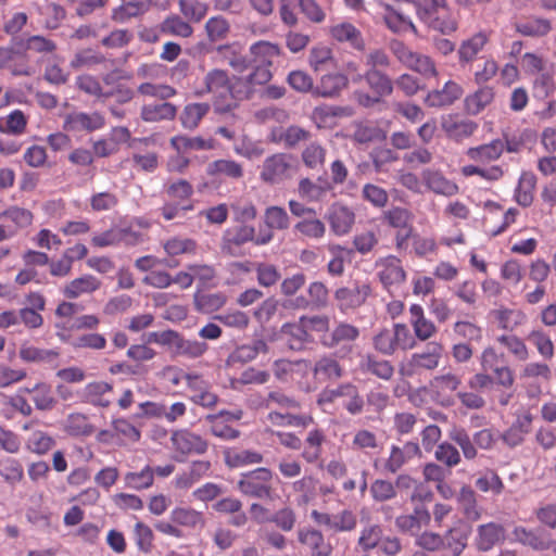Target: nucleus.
<instances>
[{"mask_svg":"<svg viewBox=\"0 0 556 556\" xmlns=\"http://www.w3.org/2000/svg\"><path fill=\"white\" fill-rule=\"evenodd\" d=\"M274 239V232L269 229L256 230L253 226L241 224L227 228L222 236L219 249L224 255L230 257H241L244 255L243 245L253 243L254 245H266Z\"/></svg>","mask_w":556,"mask_h":556,"instance_id":"1","label":"nucleus"},{"mask_svg":"<svg viewBox=\"0 0 556 556\" xmlns=\"http://www.w3.org/2000/svg\"><path fill=\"white\" fill-rule=\"evenodd\" d=\"M203 84L204 89L198 91L197 94L211 93L212 104L216 113H228L238 106L233 86L226 71L219 68L211 70L204 76Z\"/></svg>","mask_w":556,"mask_h":556,"instance_id":"2","label":"nucleus"},{"mask_svg":"<svg viewBox=\"0 0 556 556\" xmlns=\"http://www.w3.org/2000/svg\"><path fill=\"white\" fill-rule=\"evenodd\" d=\"M359 334L361 331L356 326L346 321H338L334 323L330 331L323 333L320 344L332 350L336 357L351 359Z\"/></svg>","mask_w":556,"mask_h":556,"instance_id":"3","label":"nucleus"},{"mask_svg":"<svg viewBox=\"0 0 556 556\" xmlns=\"http://www.w3.org/2000/svg\"><path fill=\"white\" fill-rule=\"evenodd\" d=\"M416 11L418 18L429 28L442 34L453 33L457 28L446 0H419L416 2Z\"/></svg>","mask_w":556,"mask_h":556,"instance_id":"4","label":"nucleus"},{"mask_svg":"<svg viewBox=\"0 0 556 556\" xmlns=\"http://www.w3.org/2000/svg\"><path fill=\"white\" fill-rule=\"evenodd\" d=\"M376 351L390 356L397 350H410L416 342L405 324H394L392 328H383L372 338Z\"/></svg>","mask_w":556,"mask_h":556,"instance_id":"5","label":"nucleus"},{"mask_svg":"<svg viewBox=\"0 0 556 556\" xmlns=\"http://www.w3.org/2000/svg\"><path fill=\"white\" fill-rule=\"evenodd\" d=\"M271 481V470L260 467L242 473L237 482V488L245 496L258 500H273L274 488Z\"/></svg>","mask_w":556,"mask_h":556,"instance_id":"6","label":"nucleus"},{"mask_svg":"<svg viewBox=\"0 0 556 556\" xmlns=\"http://www.w3.org/2000/svg\"><path fill=\"white\" fill-rule=\"evenodd\" d=\"M296 169V160L292 154L275 153L264 160L260 177L264 182L276 185L290 179Z\"/></svg>","mask_w":556,"mask_h":556,"instance_id":"7","label":"nucleus"},{"mask_svg":"<svg viewBox=\"0 0 556 556\" xmlns=\"http://www.w3.org/2000/svg\"><path fill=\"white\" fill-rule=\"evenodd\" d=\"M420 446L416 442H406L403 446L391 445L390 453L387 458H377L372 466L382 473H397L410 459L420 456Z\"/></svg>","mask_w":556,"mask_h":556,"instance_id":"8","label":"nucleus"},{"mask_svg":"<svg viewBox=\"0 0 556 556\" xmlns=\"http://www.w3.org/2000/svg\"><path fill=\"white\" fill-rule=\"evenodd\" d=\"M442 353L443 346L441 344L437 342L428 343L425 351L414 353L407 364L401 366L400 374L410 377L419 370H433L439 366Z\"/></svg>","mask_w":556,"mask_h":556,"instance_id":"9","label":"nucleus"},{"mask_svg":"<svg viewBox=\"0 0 556 556\" xmlns=\"http://www.w3.org/2000/svg\"><path fill=\"white\" fill-rule=\"evenodd\" d=\"M0 68H8L13 76H31L34 68L28 54L22 49L18 39L9 47H0Z\"/></svg>","mask_w":556,"mask_h":556,"instance_id":"10","label":"nucleus"},{"mask_svg":"<svg viewBox=\"0 0 556 556\" xmlns=\"http://www.w3.org/2000/svg\"><path fill=\"white\" fill-rule=\"evenodd\" d=\"M376 267L379 268L378 277L383 287L393 293L406 280V271L402 262L394 255L381 257L376 261Z\"/></svg>","mask_w":556,"mask_h":556,"instance_id":"11","label":"nucleus"},{"mask_svg":"<svg viewBox=\"0 0 556 556\" xmlns=\"http://www.w3.org/2000/svg\"><path fill=\"white\" fill-rule=\"evenodd\" d=\"M170 441L174 450L182 456L192 454L202 455L206 453L208 448L206 440L187 429L173 431Z\"/></svg>","mask_w":556,"mask_h":556,"instance_id":"12","label":"nucleus"},{"mask_svg":"<svg viewBox=\"0 0 556 556\" xmlns=\"http://www.w3.org/2000/svg\"><path fill=\"white\" fill-rule=\"evenodd\" d=\"M296 538L301 545L306 547L309 556H331L333 546L327 542L323 532L313 527H302L296 531Z\"/></svg>","mask_w":556,"mask_h":556,"instance_id":"13","label":"nucleus"},{"mask_svg":"<svg viewBox=\"0 0 556 556\" xmlns=\"http://www.w3.org/2000/svg\"><path fill=\"white\" fill-rule=\"evenodd\" d=\"M371 292L368 283L355 282L353 287H342L334 292V299L341 312H346L363 305Z\"/></svg>","mask_w":556,"mask_h":556,"instance_id":"14","label":"nucleus"},{"mask_svg":"<svg viewBox=\"0 0 556 556\" xmlns=\"http://www.w3.org/2000/svg\"><path fill=\"white\" fill-rule=\"evenodd\" d=\"M514 540L535 552H544L549 549L552 543V533L544 528L527 529L525 527H516L513 531Z\"/></svg>","mask_w":556,"mask_h":556,"instance_id":"15","label":"nucleus"},{"mask_svg":"<svg viewBox=\"0 0 556 556\" xmlns=\"http://www.w3.org/2000/svg\"><path fill=\"white\" fill-rule=\"evenodd\" d=\"M338 359L340 358L336 357L334 353L324 354L318 357L312 367L315 380L326 382L341 379L344 376L345 370Z\"/></svg>","mask_w":556,"mask_h":556,"instance_id":"16","label":"nucleus"},{"mask_svg":"<svg viewBox=\"0 0 556 556\" xmlns=\"http://www.w3.org/2000/svg\"><path fill=\"white\" fill-rule=\"evenodd\" d=\"M441 128L450 139L462 141L470 137L478 125L473 121L462 119L457 115L447 114L441 117Z\"/></svg>","mask_w":556,"mask_h":556,"instance_id":"17","label":"nucleus"},{"mask_svg":"<svg viewBox=\"0 0 556 556\" xmlns=\"http://www.w3.org/2000/svg\"><path fill=\"white\" fill-rule=\"evenodd\" d=\"M463 93L464 90L457 83L448 80L442 89L428 92L424 102L429 108H444L453 104Z\"/></svg>","mask_w":556,"mask_h":556,"instance_id":"18","label":"nucleus"},{"mask_svg":"<svg viewBox=\"0 0 556 556\" xmlns=\"http://www.w3.org/2000/svg\"><path fill=\"white\" fill-rule=\"evenodd\" d=\"M472 528L465 521H457L443 538V547L451 551L453 556H459L467 546Z\"/></svg>","mask_w":556,"mask_h":556,"instance_id":"19","label":"nucleus"},{"mask_svg":"<svg viewBox=\"0 0 556 556\" xmlns=\"http://www.w3.org/2000/svg\"><path fill=\"white\" fill-rule=\"evenodd\" d=\"M104 126V118L100 113L87 114L75 112L68 114L64 122V128L67 131H93Z\"/></svg>","mask_w":556,"mask_h":556,"instance_id":"20","label":"nucleus"},{"mask_svg":"<svg viewBox=\"0 0 556 556\" xmlns=\"http://www.w3.org/2000/svg\"><path fill=\"white\" fill-rule=\"evenodd\" d=\"M176 115L177 106L166 100L143 104L140 111V117L146 123L173 121Z\"/></svg>","mask_w":556,"mask_h":556,"instance_id":"21","label":"nucleus"},{"mask_svg":"<svg viewBox=\"0 0 556 556\" xmlns=\"http://www.w3.org/2000/svg\"><path fill=\"white\" fill-rule=\"evenodd\" d=\"M280 334L287 346L292 351H302L311 342V334L302 323H286L280 328Z\"/></svg>","mask_w":556,"mask_h":556,"instance_id":"22","label":"nucleus"},{"mask_svg":"<svg viewBox=\"0 0 556 556\" xmlns=\"http://www.w3.org/2000/svg\"><path fill=\"white\" fill-rule=\"evenodd\" d=\"M421 176L427 188L437 194L453 197L459 191L458 186L439 170L428 168L422 172Z\"/></svg>","mask_w":556,"mask_h":556,"instance_id":"23","label":"nucleus"},{"mask_svg":"<svg viewBox=\"0 0 556 556\" xmlns=\"http://www.w3.org/2000/svg\"><path fill=\"white\" fill-rule=\"evenodd\" d=\"M213 508L220 514L230 515L228 525L241 528L248 523V515L242 509V502L236 497H224L217 501Z\"/></svg>","mask_w":556,"mask_h":556,"instance_id":"24","label":"nucleus"},{"mask_svg":"<svg viewBox=\"0 0 556 556\" xmlns=\"http://www.w3.org/2000/svg\"><path fill=\"white\" fill-rule=\"evenodd\" d=\"M206 174L211 177L239 180L244 176V168L235 160L219 159L207 164Z\"/></svg>","mask_w":556,"mask_h":556,"instance_id":"25","label":"nucleus"},{"mask_svg":"<svg viewBox=\"0 0 556 556\" xmlns=\"http://www.w3.org/2000/svg\"><path fill=\"white\" fill-rule=\"evenodd\" d=\"M430 520V513L425 506L420 505L416 506L412 514L396 517L395 526L402 532L414 533L419 531L422 526H428Z\"/></svg>","mask_w":556,"mask_h":556,"instance_id":"26","label":"nucleus"},{"mask_svg":"<svg viewBox=\"0 0 556 556\" xmlns=\"http://www.w3.org/2000/svg\"><path fill=\"white\" fill-rule=\"evenodd\" d=\"M531 414L518 416L513 425L501 434V439L509 447L518 446L523 442L525 435L531 431Z\"/></svg>","mask_w":556,"mask_h":556,"instance_id":"27","label":"nucleus"},{"mask_svg":"<svg viewBox=\"0 0 556 556\" xmlns=\"http://www.w3.org/2000/svg\"><path fill=\"white\" fill-rule=\"evenodd\" d=\"M349 79L344 74H325L314 89V94L323 98H334L348 87Z\"/></svg>","mask_w":556,"mask_h":556,"instance_id":"28","label":"nucleus"},{"mask_svg":"<svg viewBox=\"0 0 556 556\" xmlns=\"http://www.w3.org/2000/svg\"><path fill=\"white\" fill-rule=\"evenodd\" d=\"M281 53V48L277 43L265 40L257 41L250 47L252 62L256 65L270 67Z\"/></svg>","mask_w":556,"mask_h":556,"instance_id":"29","label":"nucleus"},{"mask_svg":"<svg viewBox=\"0 0 556 556\" xmlns=\"http://www.w3.org/2000/svg\"><path fill=\"white\" fill-rule=\"evenodd\" d=\"M113 390L112 384L104 381H93L83 389L80 397L84 402L93 406L106 408L111 405V401L104 395Z\"/></svg>","mask_w":556,"mask_h":556,"instance_id":"30","label":"nucleus"},{"mask_svg":"<svg viewBox=\"0 0 556 556\" xmlns=\"http://www.w3.org/2000/svg\"><path fill=\"white\" fill-rule=\"evenodd\" d=\"M328 220L331 230L336 235L342 236L351 230L355 220V215L346 206L333 205L329 212Z\"/></svg>","mask_w":556,"mask_h":556,"instance_id":"31","label":"nucleus"},{"mask_svg":"<svg viewBox=\"0 0 556 556\" xmlns=\"http://www.w3.org/2000/svg\"><path fill=\"white\" fill-rule=\"evenodd\" d=\"M33 5L38 14L45 17V28L47 29H58L66 18V10L59 3L45 0L42 4L34 2Z\"/></svg>","mask_w":556,"mask_h":556,"instance_id":"32","label":"nucleus"},{"mask_svg":"<svg viewBox=\"0 0 556 556\" xmlns=\"http://www.w3.org/2000/svg\"><path fill=\"white\" fill-rule=\"evenodd\" d=\"M351 138L358 144H368L383 141L387 138V134L379 126L370 122H358L354 125Z\"/></svg>","mask_w":556,"mask_h":556,"instance_id":"33","label":"nucleus"},{"mask_svg":"<svg viewBox=\"0 0 556 556\" xmlns=\"http://www.w3.org/2000/svg\"><path fill=\"white\" fill-rule=\"evenodd\" d=\"M211 469L208 460H194L191 463L188 470L177 475L175 479V486L177 489H189L201 478L207 475Z\"/></svg>","mask_w":556,"mask_h":556,"instance_id":"34","label":"nucleus"},{"mask_svg":"<svg viewBox=\"0 0 556 556\" xmlns=\"http://www.w3.org/2000/svg\"><path fill=\"white\" fill-rule=\"evenodd\" d=\"M361 369L382 380H390L394 375V367L387 359H379L374 354H367L359 364Z\"/></svg>","mask_w":556,"mask_h":556,"instance_id":"35","label":"nucleus"},{"mask_svg":"<svg viewBox=\"0 0 556 556\" xmlns=\"http://www.w3.org/2000/svg\"><path fill=\"white\" fill-rule=\"evenodd\" d=\"M20 357L25 362L48 364L51 367L59 366V350L54 349H39L36 346H22L20 350Z\"/></svg>","mask_w":556,"mask_h":556,"instance_id":"36","label":"nucleus"},{"mask_svg":"<svg viewBox=\"0 0 556 556\" xmlns=\"http://www.w3.org/2000/svg\"><path fill=\"white\" fill-rule=\"evenodd\" d=\"M101 286V281L92 275H85L70 281L63 289L67 299H77L81 294L92 293Z\"/></svg>","mask_w":556,"mask_h":556,"instance_id":"37","label":"nucleus"},{"mask_svg":"<svg viewBox=\"0 0 556 556\" xmlns=\"http://www.w3.org/2000/svg\"><path fill=\"white\" fill-rule=\"evenodd\" d=\"M364 78L374 94L382 98L392 94L394 84L381 70H366Z\"/></svg>","mask_w":556,"mask_h":556,"instance_id":"38","label":"nucleus"},{"mask_svg":"<svg viewBox=\"0 0 556 556\" xmlns=\"http://www.w3.org/2000/svg\"><path fill=\"white\" fill-rule=\"evenodd\" d=\"M293 410L278 412L273 410L267 415V419L275 426L279 427H301L307 428L314 422L311 415H299L292 413Z\"/></svg>","mask_w":556,"mask_h":556,"instance_id":"39","label":"nucleus"},{"mask_svg":"<svg viewBox=\"0 0 556 556\" xmlns=\"http://www.w3.org/2000/svg\"><path fill=\"white\" fill-rule=\"evenodd\" d=\"M330 190H332V185L329 180H324L323 185H318L305 177L300 179L298 185L299 195L308 202L321 201Z\"/></svg>","mask_w":556,"mask_h":556,"instance_id":"40","label":"nucleus"},{"mask_svg":"<svg viewBox=\"0 0 556 556\" xmlns=\"http://www.w3.org/2000/svg\"><path fill=\"white\" fill-rule=\"evenodd\" d=\"M211 105L206 102L188 103L184 106L179 121L185 129L194 130L202 118L210 112Z\"/></svg>","mask_w":556,"mask_h":556,"instance_id":"41","label":"nucleus"},{"mask_svg":"<svg viewBox=\"0 0 556 556\" xmlns=\"http://www.w3.org/2000/svg\"><path fill=\"white\" fill-rule=\"evenodd\" d=\"M505 149V144L501 139H495L486 144L469 148L467 155L476 162H490L497 160Z\"/></svg>","mask_w":556,"mask_h":556,"instance_id":"42","label":"nucleus"},{"mask_svg":"<svg viewBox=\"0 0 556 556\" xmlns=\"http://www.w3.org/2000/svg\"><path fill=\"white\" fill-rule=\"evenodd\" d=\"M331 36L340 42H349L354 49L364 50L365 42L361 31L350 23H342L331 27Z\"/></svg>","mask_w":556,"mask_h":556,"instance_id":"43","label":"nucleus"},{"mask_svg":"<svg viewBox=\"0 0 556 556\" xmlns=\"http://www.w3.org/2000/svg\"><path fill=\"white\" fill-rule=\"evenodd\" d=\"M326 437L321 429L314 428L312 429L306 439H305V446L301 454V456L308 463L313 464L316 463L323 451V443L325 442Z\"/></svg>","mask_w":556,"mask_h":556,"instance_id":"44","label":"nucleus"},{"mask_svg":"<svg viewBox=\"0 0 556 556\" xmlns=\"http://www.w3.org/2000/svg\"><path fill=\"white\" fill-rule=\"evenodd\" d=\"M504 538V528L497 523L490 522L478 528L477 545L480 551L491 549Z\"/></svg>","mask_w":556,"mask_h":556,"instance_id":"45","label":"nucleus"},{"mask_svg":"<svg viewBox=\"0 0 556 556\" xmlns=\"http://www.w3.org/2000/svg\"><path fill=\"white\" fill-rule=\"evenodd\" d=\"M227 466L231 468L241 467L263 462V455L255 451L229 448L224 452Z\"/></svg>","mask_w":556,"mask_h":556,"instance_id":"46","label":"nucleus"},{"mask_svg":"<svg viewBox=\"0 0 556 556\" xmlns=\"http://www.w3.org/2000/svg\"><path fill=\"white\" fill-rule=\"evenodd\" d=\"M173 523L190 529L203 528L205 519L203 514L192 508L176 507L170 513Z\"/></svg>","mask_w":556,"mask_h":556,"instance_id":"47","label":"nucleus"},{"mask_svg":"<svg viewBox=\"0 0 556 556\" xmlns=\"http://www.w3.org/2000/svg\"><path fill=\"white\" fill-rule=\"evenodd\" d=\"M552 29L551 21L543 17H532L516 24V30L522 36L543 37Z\"/></svg>","mask_w":556,"mask_h":556,"instance_id":"48","label":"nucleus"},{"mask_svg":"<svg viewBox=\"0 0 556 556\" xmlns=\"http://www.w3.org/2000/svg\"><path fill=\"white\" fill-rule=\"evenodd\" d=\"M160 31L164 35L189 38L193 34V28L179 15L172 14L160 24Z\"/></svg>","mask_w":556,"mask_h":556,"instance_id":"49","label":"nucleus"},{"mask_svg":"<svg viewBox=\"0 0 556 556\" xmlns=\"http://www.w3.org/2000/svg\"><path fill=\"white\" fill-rule=\"evenodd\" d=\"M227 302V296L223 292L215 293H195L194 306L200 313L211 314L222 308Z\"/></svg>","mask_w":556,"mask_h":556,"instance_id":"50","label":"nucleus"},{"mask_svg":"<svg viewBox=\"0 0 556 556\" xmlns=\"http://www.w3.org/2000/svg\"><path fill=\"white\" fill-rule=\"evenodd\" d=\"M494 100V90L490 86L479 88L475 93L468 96L465 99V105L467 111L477 115L484 110L485 106L492 103Z\"/></svg>","mask_w":556,"mask_h":556,"instance_id":"51","label":"nucleus"},{"mask_svg":"<svg viewBox=\"0 0 556 556\" xmlns=\"http://www.w3.org/2000/svg\"><path fill=\"white\" fill-rule=\"evenodd\" d=\"M457 500L467 519L475 521L480 518L481 511L477 505V495L469 485L462 486Z\"/></svg>","mask_w":556,"mask_h":556,"instance_id":"52","label":"nucleus"},{"mask_svg":"<svg viewBox=\"0 0 556 556\" xmlns=\"http://www.w3.org/2000/svg\"><path fill=\"white\" fill-rule=\"evenodd\" d=\"M186 380L189 388L198 391V393L191 397L195 404L203 407H213L217 404L218 396L215 393L201 388L200 384L203 383V381L199 376L188 374L186 375Z\"/></svg>","mask_w":556,"mask_h":556,"instance_id":"53","label":"nucleus"},{"mask_svg":"<svg viewBox=\"0 0 556 556\" xmlns=\"http://www.w3.org/2000/svg\"><path fill=\"white\" fill-rule=\"evenodd\" d=\"M294 231L303 237L319 240L326 233V225L316 216L305 217L294 225Z\"/></svg>","mask_w":556,"mask_h":556,"instance_id":"54","label":"nucleus"},{"mask_svg":"<svg viewBox=\"0 0 556 556\" xmlns=\"http://www.w3.org/2000/svg\"><path fill=\"white\" fill-rule=\"evenodd\" d=\"M536 178L531 173H523L515 191V199L517 203L523 207L531 205L533 202V191L535 188Z\"/></svg>","mask_w":556,"mask_h":556,"instance_id":"55","label":"nucleus"},{"mask_svg":"<svg viewBox=\"0 0 556 556\" xmlns=\"http://www.w3.org/2000/svg\"><path fill=\"white\" fill-rule=\"evenodd\" d=\"M27 126V118L21 110H14L8 116L0 117V132L18 136Z\"/></svg>","mask_w":556,"mask_h":556,"instance_id":"56","label":"nucleus"},{"mask_svg":"<svg viewBox=\"0 0 556 556\" xmlns=\"http://www.w3.org/2000/svg\"><path fill=\"white\" fill-rule=\"evenodd\" d=\"M327 150L318 142H311L301 153L303 164L309 169L321 168L326 162Z\"/></svg>","mask_w":556,"mask_h":556,"instance_id":"57","label":"nucleus"},{"mask_svg":"<svg viewBox=\"0 0 556 556\" xmlns=\"http://www.w3.org/2000/svg\"><path fill=\"white\" fill-rule=\"evenodd\" d=\"M486 41L488 38L482 33H478L468 40H465L458 49L459 62H471L476 58V55L482 50Z\"/></svg>","mask_w":556,"mask_h":556,"instance_id":"58","label":"nucleus"},{"mask_svg":"<svg viewBox=\"0 0 556 556\" xmlns=\"http://www.w3.org/2000/svg\"><path fill=\"white\" fill-rule=\"evenodd\" d=\"M265 227H261L262 229H269L274 232V229L277 230H286L290 226V218L283 207L280 206H269L265 211L264 215Z\"/></svg>","mask_w":556,"mask_h":556,"instance_id":"59","label":"nucleus"},{"mask_svg":"<svg viewBox=\"0 0 556 556\" xmlns=\"http://www.w3.org/2000/svg\"><path fill=\"white\" fill-rule=\"evenodd\" d=\"M206 350L207 344L205 342L188 340L185 339L181 334H179L176 344L173 349V353L179 356L197 358L203 355Z\"/></svg>","mask_w":556,"mask_h":556,"instance_id":"60","label":"nucleus"},{"mask_svg":"<svg viewBox=\"0 0 556 556\" xmlns=\"http://www.w3.org/2000/svg\"><path fill=\"white\" fill-rule=\"evenodd\" d=\"M124 481L127 488L137 491L149 489L154 482V470L152 467L146 466L139 472H127L124 477Z\"/></svg>","mask_w":556,"mask_h":556,"instance_id":"61","label":"nucleus"},{"mask_svg":"<svg viewBox=\"0 0 556 556\" xmlns=\"http://www.w3.org/2000/svg\"><path fill=\"white\" fill-rule=\"evenodd\" d=\"M295 368L306 371L311 369V363L304 358L296 361L277 359L273 363L274 376L280 381H286Z\"/></svg>","mask_w":556,"mask_h":556,"instance_id":"62","label":"nucleus"},{"mask_svg":"<svg viewBox=\"0 0 556 556\" xmlns=\"http://www.w3.org/2000/svg\"><path fill=\"white\" fill-rule=\"evenodd\" d=\"M369 492L372 501L376 503H386L397 496L393 482L387 479L374 480L370 484Z\"/></svg>","mask_w":556,"mask_h":556,"instance_id":"63","label":"nucleus"},{"mask_svg":"<svg viewBox=\"0 0 556 556\" xmlns=\"http://www.w3.org/2000/svg\"><path fill=\"white\" fill-rule=\"evenodd\" d=\"M165 193L172 201L180 203H191L193 187L185 179L173 181L165 186Z\"/></svg>","mask_w":556,"mask_h":556,"instance_id":"64","label":"nucleus"}]
</instances>
